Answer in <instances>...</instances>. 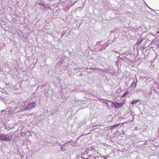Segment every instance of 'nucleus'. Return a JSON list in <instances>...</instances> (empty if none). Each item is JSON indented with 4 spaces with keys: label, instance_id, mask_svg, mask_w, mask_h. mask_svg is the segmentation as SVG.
<instances>
[{
    "label": "nucleus",
    "instance_id": "obj_5",
    "mask_svg": "<svg viewBox=\"0 0 159 159\" xmlns=\"http://www.w3.org/2000/svg\"><path fill=\"white\" fill-rule=\"evenodd\" d=\"M139 101L138 100H134L131 103V104H136L139 102Z\"/></svg>",
    "mask_w": 159,
    "mask_h": 159
},
{
    "label": "nucleus",
    "instance_id": "obj_4",
    "mask_svg": "<svg viewBox=\"0 0 159 159\" xmlns=\"http://www.w3.org/2000/svg\"><path fill=\"white\" fill-rule=\"evenodd\" d=\"M35 103L34 102H31L29 104V107L30 108L32 109L33 108L35 107L34 106Z\"/></svg>",
    "mask_w": 159,
    "mask_h": 159
},
{
    "label": "nucleus",
    "instance_id": "obj_8",
    "mask_svg": "<svg viewBox=\"0 0 159 159\" xmlns=\"http://www.w3.org/2000/svg\"><path fill=\"white\" fill-rule=\"evenodd\" d=\"M29 110L28 108H27V107H26V108L25 109H24V110Z\"/></svg>",
    "mask_w": 159,
    "mask_h": 159
},
{
    "label": "nucleus",
    "instance_id": "obj_3",
    "mask_svg": "<svg viewBox=\"0 0 159 159\" xmlns=\"http://www.w3.org/2000/svg\"><path fill=\"white\" fill-rule=\"evenodd\" d=\"M120 123H119L118 124H116L113 125L111 126L110 128V129L112 130L113 129L118 127L120 125Z\"/></svg>",
    "mask_w": 159,
    "mask_h": 159
},
{
    "label": "nucleus",
    "instance_id": "obj_7",
    "mask_svg": "<svg viewBox=\"0 0 159 159\" xmlns=\"http://www.w3.org/2000/svg\"><path fill=\"white\" fill-rule=\"evenodd\" d=\"M142 40V39H141L140 41H139V40H138L137 42V45H139V44L141 42Z\"/></svg>",
    "mask_w": 159,
    "mask_h": 159
},
{
    "label": "nucleus",
    "instance_id": "obj_2",
    "mask_svg": "<svg viewBox=\"0 0 159 159\" xmlns=\"http://www.w3.org/2000/svg\"><path fill=\"white\" fill-rule=\"evenodd\" d=\"M136 83L134 82H133L131 83L130 86V87L131 89H134L136 87Z\"/></svg>",
    "mask_w": 159,
    "mask_h": 159
},
{
    "label": "nucleus",
    "instance_id": "obj_1",
    "mask_svg": "<svg viewBox=\"0 0 159 159\" xmlns=\"http://www.w3.org/2000/svg\"><path fill=\"white\" fill-rule=\"evenodd\" d=\"M124 104V102L123 103H116L117 106H115V108H119L120 107H121Z\"/></svg>",
    "mask_w": 159,
    "mask_h": 159
},
{
    "label": "nucleus",
    "instance_id": "obj_6",
    "mask_svg": "<svg viewBox=\"0 0 159 159\" xmlns=\"http://www.w3.org/2000/svg\"><path fill=\"white\" fill-rule=\"evenodd\" d=\"M129 91H126L125 93L121 97L123 98L126 95H127L129 93Z\"/></svg>",
    "mask_w": 159,
    "mask_h": 159
}]
</instances>
